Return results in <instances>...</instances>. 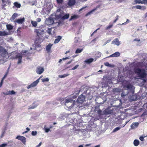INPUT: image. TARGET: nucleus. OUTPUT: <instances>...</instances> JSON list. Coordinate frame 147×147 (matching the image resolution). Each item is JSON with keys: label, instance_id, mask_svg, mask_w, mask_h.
I'll return each mask as SVG.
<instances>
[{"label": "nucleus", "instance_id": "e433bc0d", "mask_svg": "<svg viewBox=\"0 0 147 147\" xmlns=\"http://www.w3.org/2000/svg\"><path fill=\"white\" fill-rule=\"evenodd\" d=\"M17 17V14L16 13H14L12 15L11 18V20H13L16 18Z\"/></svg>", "mask_w": 147, "mask_h": 147}, {"label": "nucleus", "instance_id": "ddd939ff", "mask_svg": "<svg viewBox=\"0 0 147 147\" xmlns=\"http://www.w3.org/2000/svg\"><path fill=\"white\" fill-rule=\"evenodd\" d=\"M25 20V18H23L16 19L14 21V22H16L18 24H22L24 22Z\"/></svg>", "mask_w": 147, "mask_h": 147}, {"label": "nucleus", "instance_id": "3c124183", "mask_svg": "<svg viewBox=\"0 0 147 147\" xmlns=\"http://www.w3.org/2000/svg\"><path fill=\"white\" fill-rule=\"evenodd\" d=\"M79 66L78 65H76L73 68L71 69V70H74L76 69Z\"/></svg>", "mask_w": 147, "mask_h": 147}, {"label": "nucleus", "instance_id": "338daca9", "mask_svg": "<svg viewBox=\"0 0 147 147\" xmlns=\"http://www.w3.org/2000/svg\"><path fill=\"white\" fill-rule=\"evenodd\" d=\"M69 58L68 57H67L65 58H63L62 59V60H66V59H68Z\"/></svg>", "mask_w": 147, "mask_h": 147}, {"label": "nucleus", "instance_id": "cd10ccee", "mask_svg": "<svg viewBox=\"0 0 147 147\" xmlns=\"http://www.w3.org/2000/svg\"><path fill=\"white\" fill-rule=\"evenodd\" d=\"M6 130V129L5 128H4L2 129L1 134L0 136L1 138H2L4 136V134H5Z\"/></svg>", "mask_w": 147, "mask_h": 147}, {"label": "nucleus", "instance_id": "412c9836", "mask_svg": "<svg viewBox=\"0 0 147 147\" xmlns=\"http://www.w3.org/2000/svg\"><path fill=\"white\" fill-rule=\"evenodd\" d=\"M113 111L109 109H107L105 111V113L106 115L110 114L112 113Z\"/></svg>", "mask_w": 147, "mask_h": 147}, {"label": "nucleus", "instance_id": "f704fd0d", "mask_svg": "<svg viewBox=\"0 0 147 147\" xmlns=\"http://www.w3.org/2000/svg\"><path fill=\"white\" fill-rule=\"evenodd\" d=\"M121 129V127H118L115 128L113 131V132H115Z\"/></svg>", "mask_w": 147, "mask_h": 147}, {"label": "nucleus", "instance_id": "20e7f679", "mask_svg": "<svg viewBox=\"0 0 147 147\" xmlns=\"http://www.w3.org/2000/svg\"><path fill=\"white\" fill-rule=\"evenodd\" d=\"M64 13L63 8L61 7L57 9L56 13V16L58 18H61L64 15Z\"/></svg>", "mask_w": 147, "mask_h": 147}, {"label": "nucleus", "instance_id": "e2e57ef3", "mask_svg": "<svg viewBox=\"0 0 147 147\" xmlns=\"http://www.w3.org/2000/svg\"><path fill=\"white\" fill-rule=\"evenodd\" d=\"M78 38H75L74 39V42L76 43L78 42Z\"/></svg>", "mask_w": 147, "mask_h": 147}, {"label": "nucleus", "instance_id": "2f4dec72", "mask_svg": "<svg viewBox=\"0 0 147 147\" xmlns=\"http://www.w3.org/2000/svg\"><path fill=\"white\" fill-rule=\"evenodd\" d=\"M78 18V16L76 15H74L71 16V18L69 19V21H71L73 19H76Z\"/></svg>", "mask_w": 147, "mask_h": 147}, {"label": "nucleus", "instance_id": "7ed1b4c3", "mask_svg": "<svg viewBox=\"0 0 147 147\" xmlns=\"http://www.w3.org/2000/svg\"><path fill=\"white\" fill-rule=\"evenodd\" d=\"M43 11L47 12L48 14L50 10L53 8V5L51 2H48L44 5Z\"/></svg>", "mask_w": 147, "mask_h": 147}, {"label": "nucleus", "instance_id": "39448f33", "mask_svg": "<svg viewBox=\"0 0 147 147\" xmlns=\"http://www.w3.org/2000/svg\"><path fill=\"white\" fill-rule=\"evenodd\" d=\"M8 52L3 47L0 46V55L2 57H5L7 55Z\"/></svg>", "mask_w": 147, "mask_h": 147}, {"label": "nucleus", "instance_id": "a211bd4d", "mask_svg": "<svg viewBox=\"0 0 147 147\" xmlns=\"http://www.w3.org/2000/svg\"><path fill=\"white\" fill-rule=\"evenodd\" d=\"M120 53L119 52H116L114 53L113 54H112L111 55H110L109 57H117L120 56Z\"/></svg>", "mask_w": 147, "mask_h": 147}, {"label": "nucleus", "instance_id": "c03bdc74", "mask_svg": "<svg viewBox=\"0 0 147 147\" xmlns=\"http://www.w3.org/2000/svg\"><path fill=\"white\" fill-rule=\"evenodd\" d=\"M113 24L109 25L106 28V30H109V29L111 28L113 26Z\"/></svg>", "mask_w": 147, "mask_h": 147}, {"label": "nucleus", "instance_id": "0eeeda50", "mask_svg": "<svg viewBox=\"0 0 147 147\" xmlns=\"http://www.w3.org/2000/svg\"><path fill=\"white\" fill-rule=\"evenodd\" d=\"M16 139L21 141L24 145H26V139L25 137L21 136H18L16 137Z\"/></svg>", "mask_w": 147, "mask_h": 147}, {"label": "nucleus", "instance_id": "f257e3e1", "mask_svg": "<svg viewBox=\"0 0 147 147\" xmlns=\"http://www.w3.org/2000/svg\"><path fill=\"white\" fill-rule=\"evenodd\" d=\"M138 59L140 61V65L141 67L135 68L134 71L138 77L144 78L147 76V55L145 54L140 55Z\"/></svg>", "mask_w": 147, "mask_h": 147}, {"label": "nucleus", "instance_id": "9d476101", "mask_svg": "<svg viewBox=\"0 0 147 147\" xmlns=\"http://www.w3.org/2000/svg\"><path fill=\"white\" fill-rule=\"evenodd\" d=\"M44 71V68L40 66L38 67L36 70V73L39 74H42L43 72Z\"/></svg>", "mask_w": 147, "mask_h": 147}, {"label": "nucleus", "instance_id": "69168bd1", "mask_svg": "<svg viewBox=\"0 0 147 147\" xmlns=\"http://www.w3.org/2000/svg\"><path fill=\"white\" fill-rule=\"evenodd\" d=\"M37 21L38 22H39L41 21V19L40 18H38L37 19Z\"/></svg>", "mask_w": 147, "mask_h": 147}, {"label": "nucleus", "instance_id": "13d9d810", "mask_svg": "<svg viewBox=\"0 0 147 147\" xmlns=\"http://www.w3.org/2000/svg\"><path fill=\"white\" fill-rule=\"evenodd\" d=\"M50 128H45V131L47 133L49 131H50Z\"/></svg>", "mask_w": 147, "mask_h": 147}, {"label": "nucleus", "instance_id": "09e8293b", "mask_svg": "<svg viewBox=\"0 0 147 147\" xmlns=\"http://www.w3.org/2000/svg\"><path fill=\"white\" fill-rule=\"evenodd\" d=\"M57 3L58 4H61L63 3V0H57Z\"/></svg>", "mask_w": 147, "mask_h": 147}, {"label": "nucleus", "instance_id": "dca6fc26", "mask_svg": "<svg viewBox=\"0 0 147 147\" xmlns=\"http://www.w3.org/2000/svg\"><path fill=\"white\" fill-rule=\"evenodd\" d=\"M139 124V123L138 122L133 123L131 125V128L133 129L137 128Z\"/></svg>", "mask_w": 147, "mask_h": 147}, {"label": "nucleus", "instance_id": "774afa93", "mask_svg": "<svg viewBox=\"0 0 147 147\" xmlns=\"http://www.w3.org/2000/svg\"><path fill=\"white\" fill-rule=\"evenodd\" d=\"M127 24L126 23V22H124V23H122V24H119V25H126Z\"/></svg>", "mask_w": 147, "mask_h": 147}, {"label": "nucleus", "instance_id": "de8ad7c7", "mask_svg": "<svg viewBox=\"0 0 147 147\" xmlns=\"http://www.w3.org/2000/svg\"><path fill=\"white\" fill-rule=\"evenodd\" d=\"M37 134V132L36 131H32L31 134L32 136H35Z\"/></svg>", "mask_w": 147, "mask_h": 147}, {"label": "nucleus", "instance_id": "f3484780", "mask_svg": "<svg viewBox=\"0 0 147 147\" xmlns=\"http://www.w3.org/2000/svg\"><path fill=\"white\" fill-rule=\"evenodd\" d=\"M53 45V44L50 43L46 47V51L47 53H48L50 52L51 49Z\"/></svg>", "mask_w": 147, "mask_h": 147}, {"label": "nucleus", "instance_id": "c85d7f7f", "mask_svg": "<svg viewBox=\"0 0 147 147\" xmlns=\"http://www.w3.org/2000/svg\"><path fill=\"white\" fill-rule=\"evenodd\" d=\"M139 144V141L138 140H134V144L135 146H138Z\"/></svg>", "mask_w": 147, "mask_h": 147}, {"label": "nucleus", "instance_id": "79ce46f5", "mask_svg": "<svg viewBox=\"0 0 147 147\" xmlns=\"http://www.w3.org/2000/svg\"><path fill=\"white\" fill-rule=\"evenodd\" d=\"M123 78L124 77L123 76H121L120 78L118 79L121 82H123L124 81Z\"/></svg>", "mask_w": 147, "mask_h": 147}, {"label": "nucleus", "instance_id": "4be33fe9", "mask_svg": "<svg viewBox=\"0 0 147 147\" xmlns=\"http://www.w3.org/2000/svg\"><path fill=\"white\" fill-rule=\"evenodd\" d=\"M69 16V13H67L65 15H64L62 16L61 19L62 20H64L65 19H68Z\"/></svg>", "mask_w": 147, "mask_h": 147}, {"label": "nucleus", "instance_id": "6ab92c4d", "mask_svg": "<svg viewBox=\"0 0 147 147\" xmlns=\"http://www.w3.org/2000/svg\"><path fill=\"white\" fill-rule=\"evenodd\" d=\"M128 93V92L127 90L124 89L121 94V96L122 97H124Z\"/></svg>", "mask_w": 147, "mask_h": 147}, {"label": "nucleus", "instance_id": "a18cd8bd", "mask_svg": "<svg viewBox=\"0 0 147 147\" xmlns=\"http://www.w3.org/2000/svg\"><path fill=\"white\" fill-rule=\"evenodd\" d=\"M142 4H147V0H143L142 1Z\"/></svg>", "mask_w": 147, "mask_h": 147}, {"label": "nucleus", "instance_id": "9b49d317", "mask_svg": "<svg viewBox=\"0 0 147 147\" xmlns=\"http://www.w3.org/2000/svg\"><path fill=\"white\" fill-rule=\"evenodd\" d=\"M34 32L36 33L37 36H39L40 35L44 34V30L43 29H36L35 30Z\"/></svg>", "mask_w": 147, "mask_h": 147}, {"label": "nucleus", "instance_id": "f8f14e48", "mask_svg": "<svg viewBox=\"0 0 147 147\" xmlns=\"http://www.w3.org/2000/svg\"><path fill=\"white\" fill-rule=\"evenodd\" d=\"M125 88H126V89H125V90H127L128 91L129 90V91H132L135 88L134 86L130 84H128L127 85V86L125 87Z\"/></svg>", "mask_w": 147, "mask_h": 147}, {"label": "nucleus", "instance_id": "0e129e2a", "mask_svg": "<svg viewBox=\"0 0 147 147\" xmlns=\"http://www.w3.org/2000/svg\"><path fill=\"white\" fill-rule=\"evenodd\" d=\"M146 9V7L145 6H141V9L142 10H144Z\"/></svg>", "mask_w": 147, "mask_h": 147}, {"label": "nucleus", "instance_id": "6e6d98bb", "mask_svg": "<svg viewBox=\"0 0 147 147\" xmlns=\"http://www.w3.org/2000/svg\"><path fill=\"white\" fill-rule=\"evenodd\" d=\"M3 94H5V95H9V91H7L6 92H3Z\"/></svg>", "mask_w": 147, "mask_h": 147}, {"label": "nucleus", "instance_id": "a19ab883", "mask_svg": "<svg viewBox=\"0 0 147 147\" xmlns=\"http://www.w3.org/2000/svg\"><path fill=\"white\" fill-rule=\"evenodd\" d=\"M134 2L136 4H142V1L141 0H134Z\"/></svg>", "mask_w": 147, "mask_h": 147}, {"label": "nucleus", "instance_id": "a878e982", "mask_svg": "<svg viewBox=\"0 0 147 147\" xmlns=\"http://www.w3.org/2000/svg\"><path fill=\"white\" fill-rule=\"evenodd\" d=\"M94 61V59L93 58H90L88 59H87L84 61V62L86 63L90 64L92 63Z\"/></svg>", "mask_w": 147, "mask_h": 147}, {"label": "nucleus", "instance_id": "1a4fd4ad", "mask_svg": "<svg viewBox=\"0 0 147 147\" xmlns=\"http://www.w3.org/2000/svg\"><path fill=\"white\" fill-rule=\"evenodd\" d=\"M39 82V79H37L36 81L33 82L31 84L28 86L27 87L28 89H29L31 88L36 86Z\"/></svg>", "mask_w": 147, "mask_h": 147}, {"label": "nucleus", "instance_id": "4468645a", "mask_svg": "<svg viewBox=\"0 0 147 147\" xmlns=\"http://www.w3.org/2000/svg\"><path fill=\"white\" fill-rule=\"evenodd\" d=\"M22 57V56L20 55H16V58L18 59V61L17 63L18 64H19L21 63Z\"/></svg>", "mask_w": 147, "mask_h": 147}, {"label": "nucleus", "instance_id": "4d7b16f0", "mask_svg": "<svg viewBox=\"0 0 147 147\" xmlns=\"http://www.w3.org/2000/svg\"><path fill=\"white\" fill-rule=\"evenodd\" d=\"M87 7V6H85L84 7H82V8L80 9H79V12H80L81 11H82L85 8H86Z\"/></svg>", "mask_w": 147, "mask_h": 147}, {"label": "nucleus", "instance_id": "c9c22d12", "mask_svg": "<svg viewBox=\"0 0 147 147\" xmlns=\"http://www.w3.org/2000/svg\"><path fill=\"white\" fill-rule=\"evenodd\" d=\"M3 5H5L7 3H9V0H2Z\"/></svg>", "mask_w": 147, "mask_h": 147}, {"label": "nucleus", "instance_id": "2eb2a0df", "mask_svg": "<svg viewBox=\"0 0 147 147\" xmlns=\"http://www.w3.org/2000/svg\"><path fill=\"white\" fill-rule=\"evenodd\" d=\"M112 44L115 45L117 46H119L121 44L118 39L117 38H115L113 40L112 42Z\"/></svg>", "mask_w": 147, "mask_h": 147}, {"label": "nucleus", "instance_id": "423d86ee", "mask_svg": "<svg viewBox=\"0 0 147 147\" xmlns=\"http://www.w3.org/2000/svg\"><path fill=\"white\" fill-rule=\"evenodd\" d=\"M54 22L53 19L51 17L46 18L45 21V23L48 26L52 25Z\"/></svg>", "mask_w": 147, "mask_h": 147}, {"label": "nucleus", "instance_id": "052dcab7", "mask_svg": "<svg viewBox=\"0 0 147 147\" xmlns=\"http://www.w3.org/2000/svg\"><path fill=\"white\" fill-rule=\"evenodd\" d=\"M144 137H142V136H141L140 137V139L142 141H144Z\"/></svg>", "mask_w": 147, "mask_h": 147}, {"label": "nucleus", "instance_id": "4c0bfd02", "mask_svg": "<svg viewBox=\"0 0 147 147\" xmlns=\"http://www.w3.org/2000/svg\"><path fill=\"white\" fill-rule=\"evenodd\" d=\"M83 51V49H78L75 52L76 53H81Z\"/></svg>", "mask_w": 147, "mask_h": 147}, {"label": "nucleus", "instance_id": "ea45409f", "mask_svg": "<svg viewBox=\"0 0 147 147\" xmlns=\"http://www.w3.org/2000/svg\"><path fill=\"white\" fill-rule=\"evenodd\" d=\"M42 82H48L49 80V79L48 78H43L41 79Z\"/></svg>", "mask_w": 147, "mask_h": 147}, {"label": "nucleus", "instance_id": "473e14b6", "mask_svg": "<svg viewBox=\"0 0 147 147\" xmlns=\"http://www.w3.org/2000/svg\"><path fill=\"white\" fill-rule=\"evenodd\" d=\"M31 22L34 27H36L37 26V24L36 22L31 21Z\"/></svg>", "mask_w": 147, "mask_h": 147}, {"label": "nucleus", "instance_id": "49530a36", "mask_svg": "<svg viewBox=\"0 0 147 147\" xmlns=\"http://www.w3.org/2000/svg\"><path fill=\"white\" fill-rule=\"evenodd\" d=\"M134 8L137 9H140L141 8V6L140 5H136L134 6Z\"/></svg>", "mask_w": 147, "mask_h": 147}, {"label": "nucleus", "instance_id": "37998d69", "mask_svg": "<svg viewBox=\"0 0 147 147\" xmlns=\"http://www.w3.org/2000/svg\"><path fill=\"white\" fill-rule=\"evenodd\" d=\"M7 143H3L0 145V147H5L7 146Z\"/></svg>", "mask_w": 147, "mask_h": 147}, {"label": "nucleus", "instance_id": "6e6552de", "mask_svg": "<svg viewBox=\"0 0 147 147\" xmlns=\"http://www.w3.org/2000/svg\"><path fill=\"white\" fill-rule=\"evenodd\" d=\"M85 97L82 94L79 96L77 100V102L80 103H82L85 100Z\"/></svg>", "mask_w": 147, "mask_h": 147}, {"label": "nucleus", "instance_id": "72a5a7b5", "mask_svg": "<svg viewBox=\"0 0 147 147\" xmlns=\"http://www.w3.org/2000/svg\"><path fill=\"white\" fill-rule=\"evenodd\" d=\"M69 75L68 74H65L63 75H59V77L60 78H64L68 76Z\"/></svg>", "mask_w": 147, "mask_h": 147}, {"label": "nucleus", "instance_id": "5fc2aeb1", "mask_svg": "<svg viewBox=\"0 0 147 147\" xmlns=\"http://www.w3.org/2000/svg\"><path fill=\"white\" fill-rule=\"evenodd\" d=\"M119 16H117L116 17V19L113 21V23H115L118 20Z\"/></svg>", "mask_w": 147, "mask_h": 147}, {"label": "nucleus", "instance_id": "8fccbe9b", "mask_svg": "<svg viewBox=\"0 0 147 147\" xmlns=\"http://www.w3.org/2000/svg\"><path fill=\"white\" fill-rule=\"evenodd\" d=\"M111 41V40H107L106 42H105L103 44V46H105V45H106V44H107V43L110 42Z\"/></svg>", "mask_w": 147, "mask_h": 147}, {"label": "nucleus", "instance_id": "5701e85b", "mask_svg": "<svg viewBox=\"0 0 147 147\" xmlns=\"http://www.w3.org/2000/svg\"><path fill=\"white\" fill-rule=\"evenodd\" d=\"M9 33L5 31H0V36H5L8 35Z\"/></svg>", "mask_w": 147, "mask_h": 147}, {"label": "nucleus", "instance_id": "f03ea898", "mask_svg": "<svg viewBox=\"0 0 147 147\" xmlns=\"http://www.w3.org/2000/svg\"><path fill=\"white\" fill-rule=\"evenodd\" d=\"M72 97L75 98L76 96L74 97L72 95H71L70 98H67L65 99V105L69 109H71L74 105L75 101L72 99Z\"/></svg>", "mask_w": 147, "mask_h": 147}, {"label": "nucleus", "instance_id": "c756f323", "mask_svg": "<svg viewBox=\"0 0 147 147\" xmlns=\"http://www.w3.org/2000/svg\"><path fill=\"white\" fill-rule=\"evenodd\" d=\"M37 106V105L33 104L32 105L30 106H29L28 109H34L36 108Z\"/></svg>", "mask_w": 147, "mask_h": 147}, {"label": "nucleus", "instance_id": "864d4df0", "mask_svg": "<svg viewBox=\"0 0 147 147\" xmlns=\"http://www.w3.org/2000/svg\"><path fill=\"white\" fill-rule=\"evenodd\" d=\"M51 28H49L47 30V32L49 34H51Z\"/></svg>", "mask_w": 147, "mask_h": 147}, {"label": "nucleus", "instance_id": "bf43d9fd", "mask_svg": "<svg viewBox=\"0 0 147 147\" xmlns=\"http://www.w3.org/2000/svg\"><path fill=\"white\" fill-rule=\"evenodd\" d=\"M132 98H134V99H133V100H136L137 99V98L136 96H132Z\"/></svg>", "mask_w": 147, "mask_h": 147}, {"label": "nucleus", "instance_id": "7c9ffc66", "mask_svg": "<svg viewBox=\"0 0 147 147\" xmlns=\"http://www.w3.org/2000/svg\"><path fill=\"white\" fill-rule=\"evenodd\" d=\"M96 8L91 10L90 11L88 12L87 13H86V16H89L90 14H91L92 12H93L94 11H95V10H96Z\"/></svg>", "mask_w": 147, "mask_h": 147}, {"label": "nucleus", "instance_id": "393cba45", "mask_svg": "<svg viewBox=\"0 0 147 147\" xmlns=\"http://www.w3.org/2000/svg\"><path fill=\"white\" fill-rule=\"evenodd\" d=\"M61 38L62 37L61 36H58L57 38L55 40L54 43L55 44H56L58 43L61 39Z\"/></svg>", "mask_w": 147, "mask_h": 147}, {"label": "nucleus", "instance_id": "bb28decb", "mask_svg": "<svg viewBox=\"0 0 147 147\" xmlns=\"http://www.w3.org/2000/svg\"><path fill=\"white\" fill-rule=\"evenodd\" d=\"M14 5L17 8H20L21 6V4L17 2H15L14 3Z\"/></svg>", "mask_w": 147, "mask_h": 147}, {"label": "nucleus", "instance_id": "680f3d73", "mask_svg": "<svg viewBox=\"0 0 147 147\" xmlns=\"http://www.w3.org/2000/svg\"><path fill=\"white\" fill-rule=\"evenodd\" d=\"M89 92H90V90H87L86 91H85L84 92V93L88 94L90 95Z\"/></svg>", "mask_w": 147, "mask_h": 147}, {"label": "nucleus", "instance_id": "aec40b11", "mask_svg": "<svg viewBox=\"0 0 147 147\" xmlns=\"http://www.w3.org/2000/svg\"><path fill=\"white\" fill-rule=\"evenodd\" d=\"M75 3V0H69L68 3V5L69 6H71L74 5Z\"/></svg>", "mask_w": 147, "mask_h": 147}, {"label": "nucleus", "instance_id": "b1692460", "mask_svg": "<svg viewBox=\"0 0 147 147\" xmlns=\"http://www.w3.org/2000/svg\"><path fill=\"white\" fill-rule=\"evenodd\" d=\"M104 65L108 67H114V65H113L111 64H109L108 62H105L104 63Z\"/></svg>", "mask_w": 147, "mask_h": 147}, {"label": "nucleus", "instance_id": "58836bf2", "mask_svg": "<svg viewBox=\"0 0 147 147\" xmlns=\"http://www.w3.org/2000/svg\"><path fill=\"white\" fill-rule=\"evenodd\" d=\"M7 28L9 30H11L12 29V26L10 25H6Z\"/></svg>", "mask_w": 147, "mask_h": 147}, {"label": "nucleus", "instance_id": "603ef678", "mask_svg": "<svg viewBox=\"0 0 147 147\" xmlns=\"http://www.w3.org/2000/svg\"><path fill=\"white\" fill-rule=\"evenodd\" d=\"M9 94H13L15 93V92L13 91L12 90L11 91H9Z\"/></svg>", "mask_w": 147, "mask_h": 147}]
</instances>
